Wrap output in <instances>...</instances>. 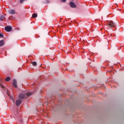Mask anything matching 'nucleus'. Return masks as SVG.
<instances>
[{
    "label": "nucleus",
    "mask_w": 124,
    "mask_h": 124,
    "mask_svg": "<svg viewBox=\"0 0 124 124\" xmlns=\"http://www.w3.org/2000/svg\"><path fill=\"white\" fill-rule=\"evenodd\" d=\"M32 93H22L19 94V98L20 99H23V98H27V96H30V95H31Z\"/></svg>",
    "instance_id": "1"
},
{
    "label": "nucleus",
    "mask_w": 124,
    "mask_h": 124,
    "mask_svg": "<svg viewBox=\"0 0 124 124\" xmlns=\"http://www.w3.org/2000/svg\"><path fill=\"white\" fill-rule=\"evenodd\" d=\"M107 25L108 29H111V28L116 27V24L114 23V22H113L112 21H110L108 22Z\"/></svg>",
    "instance_id": "2"
},
{
    "label": "nucleus",
    "mask_w": 124,
    "mask_h": 124,
    "mask_svg": "<svg viewBox=\"0 0 124 124\" xmlns=\"http://www.w3.org/2000/svg\"><path fill=\"white\" fill-rule=\"evenodd\" d=\"M5 31L8 32L11 31H12V27L10 26H7L5 28Z\"/></svg>",
    "instance_id": "3"
},
{
    "label": "nucleus",
    "mask_w": 124,
    "mask_h": 124,
    "mask_svg": "<svg viewBox=\"0 0 124 124\" xmlns=\"http://www.w3.org/2000/svg\"><path fill=\"white\" fill-rule=\"evenodd\" d=\"M21 103H22V100H21L20 99L17 100L16 102V106H19V105H20V104H21Z\"/></svg>",
    "instance_id": "4"
},
{
    "label": "nucleus",
    "mask_w": 124,
    "mask_h": 124,
    "mask_svg": "<svg viewBox=\"0 0 124 124\" xmlns=\"http://www.w3.org/2000/svg\"><path fill=\"white\" fill-rule=\"evenodd\" d=\"M13 86L14 87V88H17V81L16 79L13 80Z\"/></svg>",
    "instance_id": "5"
},
{
    "label": "nucleus",
    "mask_w": 124,
    "mask_h": 124,
    "mask_svg": "<svg viewBox=\"0 0 124 124\" xmlns=\"http://www.w3.org/2000/svg\"><path fill=\"white\" fill-rule=\"evenodd\" d=\"M8 13L11 15H14V14H15V10H9L8 11Z\"/></svg>",
    "instance_id": "6"
},
{
    "label": "nucleus",
    "mask_w": 124,
    "mask_h": 124,
    "mask_svg": "<svg viewBox=\"0 0 124 124\" xmlns=\"http://www.w3.org/2000/svg\"><path fill=\"white\" fill-rule=\"evenodd\" d=\"M70 5L71 7H72L73 8L76 7V4H75V3H74L73 1L70 2Z\"/></svg>",
    "instance_id": "7"
},
{
    "label": "nucleus",
    "mask_w": 124,
    "mask_h": 124,
    "mask_svg": "<svg viewBox=\"0 0 124 124\" xmlns=\"http://www.w3.org/2000/svg\"><path fill=\"white\" fill-rule=\"evenodd\" d=\"M7 94L11 98H12V100H13V102H14V98H13V96H11L10 94L9 93V92H8V91H7Z\"/></svg>",
    "instance_id": "8"
},
{
    "label": "nucleus",
    "mask_w": 124,
    "mask_h": 124,
    "mask_svg": "<svg viewBox=\"0 0 124 124\" xmlns=\"http://www.w3.org/2000/svg\"><path fill=\"white\" fill-rule=\"evenodd\" d=\"M4 45V41L3 40L0 41V47H1V46H3Z\"/></svg>",
    "instance_id": "9"
},
{
    "label": "nucleus",
    "mask_w": 124,
    "mask_h": 124,
    "mask_svg": "<svg viewBox=\"0 0 124 124\" xmlns=\"http://www.w3.org/2000/svg\"><path fill=\"white\" fill-rule=\"evenodd\" d=\"M5 81H6V82H9V81H10V77H7L6 78Z\"/></svg>",
    "instance_id": "10"
},
{
    "label": "nucleus",
    "mask_w": 124,
    "mask_h": 124,
    "mask_svg": "<svg viewBox=\"0 0 124 124\" xmlns=\"http://www.w3.org/2000/svg\"><path fill=\"white\" fill-rule=\"evenodd\" d=\"M4 19V16H1L0 17V21H3Z\"/></svg>",
    "instance_id": "11"
},
{
    "label": "nucleus",
    "mask_w": 124,
    "mask_h": 124,
    "mask_svg": "<svg viewBox=\"0 0 124 124\" xmlns=\"http://www.w3.org/2000/svg\"><path fill=\"white\" fill-rule=\"evenodd\" d=\"M33 18H36V17H37V14H33L32 15Z\"/></svg>",
    "instance_id": "12"
},
{
    "label": "nucleus",
    "mask_w": 124,
    "mask_h": 124,
    "mask_svg": "<svg viewBox=\"0 0 124 124\" xmlns=\"http://www.w3.org/2000/svg\"><path fill=\"white\" fill-rule=\"evenodd\" d=\"M32 65L34 66H36V65H37V63H36V62H32Z\"/></svg>",
    "instance_id": "13"
},
{
    "label": "nucleus",
    "mask_w": 124,
    "mask_h": 124,
    "mask_svg": "<svg viewBox=\"0 0 124 124\" xmlns=\"http://www.w3.org/2000/svg\"><path fill=\"white\" fill-rule=\"evenodd\" d=\"M24 1H25V0H20V3H23Z\"/></svg>",
    "instance_id": "14"
},
{
    "label": "nucleus",
    "mask_w": 124,
    "mask_h": 124,
    "mask_svg": "<svg viewBox=\"0 0 124 124\" xmlns=\"http://www.w3.org/2000/svg\"><path fill=\"white\" fill-rule=\"evenodd\" d=\"M0 37H1V38H2V37H3V35H2L1 33H0Z\"/></svg>",
    "instance_id": "15"
},
{
    "label": "nucleus",
    "mask_w": 124,
    "mask_h": 124,
    "mask_svg": "<svg viewBox=\"0 0 124 124\" xmlns=\"http://www.w3.org/2000/svg\"><path fill=\"white\" fill-rule=\"evenodd\" d=\"M61 1L62 2H65L66 1V0H61Z\"/></svg>",
    "instance_id": "16"
},
{
    "label": "nucleus",
    "mask_w": 124,
    "mask_h": 124,
    "mask_svg": "<svg viewBox=\"0 0 124 124\" xmlns=\"http://www.w3.org/2000/svg\"><path fill=\"white\" fill-rule=\"evenodd\" d=\"M46 3H49V1H48V0H46Z\"/></svg>",
    "instance_id": "17"
},
{
    "label": "nucleus",
    "mask_w": 124,
    "mask_h": 124,
    "mask_svg": "<svg viewBox=\"0 0 124 124\" xmlns=\"http://www.w3.org/2000/svg\"><path fill=\"white\" fill-rule=\"evenodd\" d=\"M0 87H1V88H3V86L1 84H0Z\"/></svg>",
    "instance_id": "18"
}]
</instances>
